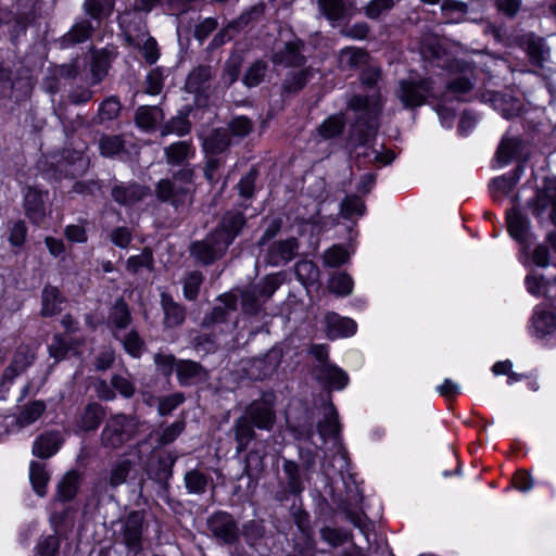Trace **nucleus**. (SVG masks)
I'll list each match as a JSON object with an SVG mask.
<instances>
[{"mask_svg":"<svg viewBox=\"0 0 556 556\" xmlns=\"http://www.w3.org/2000/svg\"><path fill=\"white\" fill-rule=\"evenodd\" d=\"M176 375L181 386L198 384L208 379L207 369L190 359H179L176 363Z\"/></svg>","mask_w":556,"mask_h":556,"instance_id":"5701e85b","label":"nucleus"},{"mask_svg":"<svg viewBox=\"0 0 556 556\" xmlns=\"http://www.w3.org/2000/svg\"><path fill=\"white\" fill-rule=\"evenodd\" d=\"M369 54L365 49L346 47L338 53V66L341 71L358 70L369 62Z\"/></svg>","mask_w":556,"mask_h":556,"instance_id":"7c9ffc66","label":"nucleus"},{"mask_svg":"<svg viewBox=\"0 0 556 556\" xmlns=\"http://www.w3.org/2000/svg\"><path fill=\"white\" fill-rule=\"evenodd\" d=\"M325 324L329 339L353 336L357 328L353 319L339 316L337 313H328L325 317Z\"/></svg>","mask_w":556,"mask_h":556,"instance_id":"cd10ccee","label":"nucleus"},{"mask_svg":"<svg viewBox=\"0 0 556 556\" xmlns=\"http://www.w3.org/2000/svg\"><path fill=\"white\" fill-rule=\"evenodd\" d=\"M295 275L304 286H313L319 279V269L312 261H300L295 265Z\"/></svg>","mask_w":556,"mask_h":556,"instance_id":"bf43d9fd","label":"nucleus"},{"mask_svg":"<svg viewBox=\"0 0 556 556\" xmlns=\"http://www.w3.org/2000/svg\"><path fill=\"white\" fill-rule=\"evenodd\" d=\"M155 197L170 204L176 211L185 210L193 202V192L189 186L178 185L170 178L161 179L154 188Z\"/></svg>","mask_w":556,"mask_h":556,"instance_id":"423d86ee","label":"nucleus"},{"mask_svg":"<svg viewBox=\"0 0 556 556\" xmlns=\"http://www.w3.org/2000/svg\"><path fill=\"white\" fill-rule=\"evenodd\" d=\"M316 379L328 389L342 390L349 382L348 374L332 364H323L316 366Z\"/></svg>","mask_w":556,"mask_h":556,"instance_id":"a878e982","label":"nucleus"},{"mask_svg":"<svg viewBox=\"0 0 556 556\" xmlns=\"http://www.w3.org/2000/svg\"><path fill=\"white\" fill-rule=\"evenodd\" d=\"M217 301L222 305L214 306L211 312L203 316L201 321L202 328L214 329L215 326L226 323L229 314L237 309L238 298L232 292L219 295Z\"/></svg>","mask_w":556,"mask_h":556,"instance_id":"2eb2a0df","label":"nucleus"},{"mask_svg":"<svg viewBox=\"0 0 556 556\" xmlns=\"http://www.w3.org/2000/svg\"><path fill=\"white\" fill-rule=\"evenodd\" d=\"M522 141L518 138H503L497 149V160L502 164H507L521 155Z\"/></svg>","mask_w":556,"mask_h":556,"instance_id":"de8ad7c7","label":"nucleus"},{"mask_svg":"<svg viewBox=\"0 0 556 556\" xmlns=\"http://www.w3.org/2000/svg\"><path fill=\"white\" fill-rule=\"evenodd\" d=\"M319 535L324 542L333 548H337L353 539V533L351 531L341 528H331L328 526H325L319 530Z\"/></svg>","mask_w":556,"mask_h":556,"instance_id":"8fccbe9b","label":"nucleus"},{"mask_svg":"<svg viewBox=\"0 0 556 556\" xmlns=\"http://www.w3.org/2000/svg\"><path fill=\"white\" fill-rule=\"evenodd\" d=\"M268 70V65L263 60H257L253 62L248 70L245 71L242 81L243 84L249 87L253 88L258 86L261 83L264 81V78L266 76Z\"/></svg>","mask_w":556,"mask_h":556,"instance_id":"13d9d810","label":"nucleus"},{"mask_svg":"<svg viewBox=\"0 0 556 556\" xmlns=\"http://www.w3.org/2000/svg\"><path fill=\"white\" fill-rule=\"evenodd\" d=\"M161 305L164 312V325L167 328L180 326L186 319V308L184 305L174 301L172 295L163 292L161 294Z\"/></svg>","mask_w":556,"mask_h":556,"instance_id":"f704fd0d","label":"nucleus"},{"mask_svg":"<svg viewBox=\"0 0 556 556\" xmlns=\"http://www.w3.org/2000/svg\"><path fill=\"white\" fill-rule=\"evenodd\" d=\"M132 462L130 459H121L113 464L110 469L109 477L96 483L94 489L98 493L108 492V489H116L127 481V477L131 470Z\"/></svg>","mask_w":556,"mask_h":556,"instance_id":"393cba45","label":"nucleus"},{"mask_svg":"<svg viewBox=\"0 0 556 556\" xmlns=\"http://www.w3.org/2000/svg\"><path fill=\"white\" fill-rule=\"evenodd\" d=\"M313 76L314 70L312 67H304L300 71L288 73L281 86L282 96L298 93L307 85Z\"/></svg>","mask_w":556,"mask_h":556,"instance_id":"c9c22d12","label":"nucleus"},{"mask_svg":"<svg viewBox=\"0 0 556 556\" xmlns=\"http://www.w3.org/2000/svg\"><path fill=\"white\" fill-rule=\"evenodd\" d=\"M184 481L189 494L203 495L212 478L200 469H191L185 473Z\"/></svg>","mask_w":556,"mask_h":556,"instance_id":"37998d69","label":"nucleus"},{"mask_svg":"<svg viewBox=\"0 0 556 556\" xmlns=\"http://www.w3.org/2000/svg\"><path fill=\"white\" fill-rule=\"evenodd\" d=\"M215 76V68L207 64H200L191 70L185 83L187 92L197 96L206 94L211 87V81Z\"/></svg>","mask_w":556,"mask_h":556,"instance_id":"a211bd4d","label":"nucleus"},{"mask_svg":"<svg viewBox=\"0 0 556 556\" xmlns=\"http://www.w3.org/2000/svg\"><path fill=\"white\" fill-rule=\"evenodd\" d=\"M100 154L104 157H113L125 148V141L119 135L102 134L98 141Z\"/></svg>","mask_w":556,"mask_h":556,"instance_id":"09e8293b","label":"nucleus"},{"mask_svg":"<svg viewBox=\"0 0 556 556\" xmlns=\"http://www.w3.org/2000/svg\"><path fill=\"white\" fill-rule=\"evenodd\" d=\"M115 339L122 343L124 350L132 357H140L142 354L144 341L137 330L131 329L127 333L121 332V338Z\"/></svg>","mask_w":556,"mask_h":556,"instance_id":"4d7b16f0","label":"nucleus"},{"mask_svg":"<svg viewBox=\"0 0 556 556\" xmlns=\"http://www.w3.org/2000/svg\"><path fill=\"white\" fill-rule=\"evenodd\" d=\"M83 8L86 15L100 23L104 16L112 12L114 7H110L108 0H85Z\"/></svg>","mask_w":556,"mask_h":556,"instance_id":"e2e57ef3","label":"nucleus"},{"mask_svg":"<svg viewBox=\"0 0 556 556\" xmlns=\"http://www.w3.org/2000/svg\"><path fill=\"white\" fill-rule=\"evenodd\" d=\"M532 326L538 337H545L556 328V317L547 311L536 312L532 318Z\"/></svg>","mask_w":556,"mask_h":556,"instance_id":"6e6d98bb","label":"nucleus"},{"mask_svg":"<svg viewBox=\"0 0 556 556\" xmlns=\"http://www.w3.org/2000/svg\"><path fill=\"white\" fill-rule=\"evenodd\" d=\"M45 410L46 404L43 401H34L22 408L17 416V424L21 427L31 425L40 418Z\"/></svg>","mask_w":556,"mask_h":556,"instance_id":"052dcab7","label":"nucleus"},{"mask_svg":"<svg viewBox=\"0 0 556 556\" xmlns=\"http://www.w3.org/2000/svg\"><path fill=\"white\" fill-rule=\"evenodd\" d=\"M348 108L355 113L348 143L353 149L365 147L375 138L379 127L378 119L382 111L380 94H355L350 98Z\"/></svg>","mask_w":556,"mask_h":556,"instance_id":"f257e3e1","label":"nucleus"},{"mask_svg":"<svg viewBox=\"0 0 556 556\" xmlns=\"http://www.w3.org/2000/svg\"><path fill=\"white\" fill-rule=\"evenodd\" d=\"M144 426V421L136 414H112L100 433L101 447L115 451L137 438Z\"/></svg>","mask_w":556,"mask_h":556,"instance_id":"f03ea898","label":"nucleus"},{"mask_svg":"<svg viewBox=\"0 0 556 556\" xmlns=\"http://www.w3.org/2000/svg\"><path fill=\"white\" fill-rule=\"evenodd\" d=\"M206 525L213 538L226 545L235 544L239 540L238 525L227 511H215L207 518Z\"/></svg>","mask_w":556,"mask_h":556,"instance_id":"6e6552de","label":"nucleus"},{"mask_svg":"<svg viewBox=\"0 0 556 556\" xmlns=\"http://www.w3.org/2000/svg\"><path fill=\"white\" fill-rule=\"evenodd\" d=\"M230 146L228 130L225 128L215 129L204 141V150L207 153L218 154L225 152Z\"/></svg>","mask_w":556,"mask_h":556,"instance_id":"49530a36","label":"nucleus"},{"mask_svg":"<svg viewBox=\"0 0 556 556\" xmlns=\"http://www.w3.org/2000/svg\"><path fill=\"white\" fill-rule=\"evenodd\" d=\"M395 96L405 109L419 108L433 96V83L430 78L401 79Z\"/></svg>","mask_w":556,"mask_h":556,"instance_id":"7ed1b4c3","label":"nucleus"},{"mask_svg":"<svg viewBox=\"0 0 556 556\" xmlns=\"http://www.w3.org/2000/svg\"><path fill=\"white\" fill-rule=\"evenodd\" d=\"M228 248L229 245L211 230L203 239L190 243L189 253L195 263L211 266L226 255Z\"/></svg>","mask_w":556,"mask_h":556,"instance_id":"20e7f679","label":"nucleus"},{"mask_svg":"<svg viewBox=\"0 0 556 556\" xmlns=\"http://www.w3.org/2000/svg\"><path fill=\"white\" fill-rule=\"evenodd\" d=\"M507 227L510 236L519 242H525L529 233L530 222L518 210L511 208L507 213Z\"/></svg>","mask_w":556,"mask_h":556,"instance_id":"a19ab883","label":"nucleus"},{"mask_svg":"<svg viewBox=\"0 0 556 556\" xmlns=\"http://www.w3.org/2000/svg\"><path fill=\"white\" fill-rule=\"evenodd\" d=\"M90 20L81 18L74 23L67 33L58 39L61 49H68L89 40L94 31Z\"/></svg>","mask_w":556,"mask_h":556,"instance_id":"b1692460","label":"nucleus"},{"mask_svg":"<svg viewBox=\"0 0 556 556\" xmlns=\"http://www.w3.org/2000/svg\"><path fill=\"white\" fill-rule=\"evenodd\" d=\"M299 249L295 238L275 241L264 251L263 258L267 265L279 266L293 260Z\"/></svg>","mask_w":556,"mask_h":556,"instance_id":"dca6fc26","label":"nucleus"},{"mask_svg":"<svg viewBox=\"0 0 556 556\" xmlns=\"http://www.w3.org/2000/svg\"><path fill=\"white\" fill-rule=\"evenodd\" d=\"M264 11L265 5L263 3L252 5L247 11H244L237 20L230 22L231 27H235L237 31H240L251 23L260 21L264 14Z\"/></svg>","mask_w":556,"mask_h":556,"instance_id":"0e129e2a","label":"nucleus"},{"mask_svg":"<svg viewBox=\"0 0 556 556\" xmlns=\"http://www.w3.org/2000/svg\"><path fill=\"white\" fill-rule=\"evenodd\" d=\"M122 110V103L115 96L104 99L98 110L97 123L103 124L118 117Z\"/></svg>","mask_w":556,"mask_h":556,"instance_id":"864d4df0","label":"nucleus"},{"mask_svg":"<svg viewBox=\"0 0 556 556\" xmlns=\"http://www.w3.org/2000/svg\"><path fill=\"white\" fill-rule=\"evenodd\" d=\"M320 12L329 21H339L345 13V3L343 0H317Z\"/></svg>","mask_w":556,"mask_h":556,"instance_id":"69168bd1","label":"nucleus"},{"mask_svg":"<svg viewBox=\"0 0 556 556\" xmlns=\"http://www.w3.org/2000/svg\"><path fill=\"white\" fill-rule=\"evenodd\" d=\"M242 63L243 58L238 53H232L224 64L217 86L223 89L232 86L240 75Z\"/></svg>","mask_w":556,"mask_h":556,"instance_id":"79ce46f5","label":"nucleus"},{"mask_svg":"<svg viewBox=\"0 0 556 556\" xmlns=\"http://www.w3.org/2000/svg\"><path fill=\"white\" fill-rule=\"evenodd\" d=\"M363 502V495L358 486L353 482L346 484V494L340 496L338 500V507L344 514L346 519L356 528L364 531L365 520L364 515L358 511Z\"/></svg>","mask_w":556,"mask_h":556,"instance_id":"ddd939ff","label":"nucleus"},{"mask_svg":"<svg viewBox=\"0 0 556 556\" xmlns=\"http://www.w3.org/2000/svg\"><path fill=\"white\" fill-rule=\"evenodd\" d=\"M29 478L35 492L39 496H45L47 493V484L49 481V475L46 470L45 464L31 462Z\"/></svg>","mask_w":556,"mask_h":556,"instance_id":"5fc2aeb1","label":"nucleus"},{"mask_svg":"<svg viewBox=\"0 0 556 556\" xmlns=\"http://www.w3.org/2000/svg\"><path fill=\"white\" fill-rule=\"evenodd\" d=\"M204 282V275L200 270L187 271L181 280L184 296L188 301H195Z\"/></svg>","mask_w":556,"mask_h":556,"instance_id":"a18cd8bd","label":"nucleus"},{"mask_svg":"<svg viewBox=\"0 0 556 556\" xmlns=\"http://www.w3.org/2000/svg\"><path fill=\"white\" fill-rule=\"evenodd\" d=\"M254 426L243 416L238 417L231 428L233 440L236 441V453H243L249 444L256 438Z\"/></svg>","mask_w":556,"mask_h":556,"instance_id":"473e14b6","label":"nucleus"},{"mask_svg":"<svg viewBox=\"0 0 556 556\" xmlns=\"http://www.w3.org/2000/svg\"><path fill=\"white\" fill-rule=\"evenodd\" d=\"M281 352L279 350H270L263 357L256 358L252 363L251 376L254 379L264 380L270 377L281 363Z\"/></svg>","mask_w":556,"mask_h":556,"instance_id":"bb28decb","label":"nucleus"},{"mask_svg":"<svg viewBox=\"0 0 556 556\" xmlns=\"http://www.w3.org/2000/svg\"><path fill=\"white\" fill-rule=\"evenodd\" d=\"M132 321L130 308L123 298H118L110 308L108 327L114 338H121Z\"/></svg>","mask_w":556,"mask_h":556,"instance_id":"4be33fe9","label":"nucleus"},{"mask_svg":"<svg viewBox=\"0 0 556 556\" xmlns=\"http://www.w3.org/2000/svg\"><path fill=\"white\" fill-rule=\"evenodd\" d=\"M341 215L344 218H352L354 216H362L366 210L363 200L357 195H348L340 205Z\"/></svg>","mask_w":556,"mask_h":556,"instance_id":"774afa93","label":"nucleus"},{"mask_svg":"<svg viewBox=\"0 0 556 556\" xmlns=\"http://www.w3.org/2000/svg\"><path fill=\"white\" fill-rule=\"evenodd\" d=\"M153 253L150 248H144L138 255H132L127 260L126 269L131 274H138L142 268L153 269Z\"/></svg>","mask_w":556,"mask_h":556,"instance_id":"680f3d73","label":"nucleus"},{"mask_svg":"<svg viewBox=\"0 0 556 556\" xmlns=\"http://www.w3.org/2000/svg\"><path fill=\"white\" fill-rule=\"evenodd\" d=\"M255 428L270 431L276 421L274 409V394H264L261 399L251 402L242 414Z\"/></svg>","mask_w":556,"mask_h":556,"instance_id":"0eeeda50","label":"nucleus"},{"mask_svg":"<svg viewBox=\"0 0 556 556\" xmlns=\"http://www.w3.org/2000/svg\"><path fill=\"white\" fill-rule=\"evenodd\" d=\"M111 195L119 205L131 206L150 195V188L138 182H121L112 188Z\"/></svg>","mask_w":556,"mask_h":556,"instance_id":"f3484780","label":"nucleus"},{"mask_svg":"<svg viewBox=\"0 0 556 556\" xmlns=\"http://www.w3.org/2000/svg\"><path fill=\"white\" fill-rule=\"evenodd\" d=\"M80 486V475L76 470L67 471L56 485L53 497L55 503H66L75 498Z\"/></svg>","mask_w":556,"mask_h":556,"instance_id":"2f4dec72","label":"nucleus"},{"mask_svg":"<svg viewBox=\"0 0 556 556\" xmlns=\"http://www.w3.org/2000/svg\"><path fill=\"white\" fill-rule=\"evenodd\" d=\"M323 418L317 421V432L321 438L323 444L327 440H339L341 427L339 416L334 405L327 402L321 406Z\"/></svg>","mask_w":556,"mask_h":556,"instance_id":"6ab92c4d","label":"nucleus"},{"mask_svg":"<svg viewBox=\"0 0 556 556\" xmlns=\"http://www.w3.org/2000/svg\"><path fill=\"white\" fill-rule=\"evenodd\" d=\"M115 56L116 51L113 47H105L100 50L91 51V86L100 84L106 77L109 70L111 67V63L115 59Z\"/></svg>","mask_w":556,"mask_h":556,"instance_id":"aec40b11","label":"nucleus"},{"mask_svg":"<svg viewBox=\"0 0 556 556\" xmlns=\"http://www.w3.org/2000/svg\"><path fill=\"white\" fill-rule=\"evenodd\" d=\"M282 469L286 475V481L282 483L289 488V492L293 496H300L304 491V480H306L300 465L294 460L283 459Z\"/></svg>","mask_w":556,"mask_h":556,"instance_id":"e433bc0d","label":"nucleus"},{"mask_svg":"<svg viewBox=\"0 0 556 556\" xmlns=\"http://www.w3.org/2000/svg\"><path fill=\"white\" fill-rule=\"evenodd\" d=\"M177 457L168 454L165 457H159L155 464L147 468V475L150 479L160 483L165 490L168 489V481L173 476V467Z\"/></svg>","mask_w":556,"mask_h":556,"instance_id":"72a5a7b5","label":"nucleus"},{"mask_svg":"<svg viewBox=\"0 0 556 556\" xmlns=\"http://www.w3.org/2000/svg\"><path fill=\"white\" fill-rule=\"evenodd\" d=\"M532 213L541 218L551 207L549 219L556 226V178H548L544 186L538 191L535 198L530 203Z\"/></svg>","mask_w":556,"mask_h":556,"instance_id":"4468645a","label":"nucleus"},{"mask_svg":"<svg viewBox=\"0 0 556 556\" xmlns=\"http://www.w3.org/2000/svg\"><path fill=\"white\" fill-rule=\"evenodd\" d=\"M24 210L25 215L33 224L40 226L45 223L47 208L43 193L39 189L27 187L24 194Z\"/></svg>","mask_w":556,"mask_h":556,"instance_id":"412c9836","label":"nucleus"},{"mask_svg":"<svg viewBox=\"0 0 556 556\" xmlns=\"http://www.w3.org/2000/svg\"><path fill=\"white\" fill-rule=\"evenodd\" d=\"M304 52V41L298 37H293L274 49L271 62L275 65H282L285 67H302L306 63Z\"/></svg>","mask_w":556,"mask_h":556,"instance_id":"1a4fd4ad","label":"nucleus"},{"mask_svg":"<svg viewBox=\"0 0 556 556\" xmlns=\"http://www.w3.org/2000/svg\"><path fill=\"white\" fill-rule=\"evenodd\" d=\"M191 124L186 114L179 113L178 115L172 117L168 122H166L160 128V135L162 137H166L168 135L175 134L177 136H185L190 132Z\"/></svg>","mask_w":556,"mask_h":556,"instance_id":"603ef678","label":"nucleus"},{"mask_svg":"<svg viewBox=\"0 0 556 556\" xmlns=\"http://www.w3.org/2000/svg\"><path fill=\"white\" fill-rule=\"evenodd\" d=\"M525 50L534 65L542 66L549 56V48L546 46L543 38L528 35L523 42Z\"/></svg>","mask_w":556,"mask_h":556,"instance_id":"58836bf2","label":"nucleus"},{"mask_svg":"<svg viewBox=\"0 0 556 556\" xmlns=\"http://www.w3.org/2000/svg\"><path fill=\"white\" fill-rule=\"evenodd\" d=\"M35 361V354L27 345H20L10 365L4 369L0 379V393L9 392L14 379L23 374Z\"/></svg>","mask_w":556,"mask_h":556,"instance_id":"9d476101","label":"nucleus"},{"mask_svg":"<svg viewBox=\"0 0 556 556\" xmlns=\"http://www.w3.org/2000/svg\"><path fill=\"white\" fill-rule=\"evenodd\" d=\"M146 514L143 510H132L125 518L121 519L119 535L122 543L129 553L135 556L142 554L143 525Z\"/></svg>","mask_w":556,"mask_h":556,"instance_id":"39448f33","label":"nucleus"},{"mask_svg":"<svg viewBox=\"0 0 556 556\" xmlns=\"http://www.w3.org/2000/svg\"><path fill=\"white\" fill-rule=\"evenodd\" d=\"M345 127V118L343 114H333L326 118L318 127V134L324 139H332L342 134Z\"/></svg>","mask_w":556,"mask_h":556,"instance_id":"3c124183","label":"nucleus"},{"mask_svg":"<svg viewBox=\"0 0 556 556\" xmlns=\"http://www.w3.org/2000/svg\"><path fill=\"white\" fill-rule=\"evenodd\" d=\"M65 299L61 294L60 290L53 286H46L41 294V315L42 316H54L62 312V304Z\"/></svg>","mask_w":556,"mask_h":556,"instance_id":"ea45409f","label":"nucleus"},{"mask_svg":"<svg viewBox=\"0 0 556 556\" xmlns=\"http://www.w3.org/2000/svg\"><path fill=\"white\" fill-rule=\"evenodd\" d=\"M163 119L164 112L156 105L139 106L135 114L137 126L147 131L155 129L156 125Z\"/></svg>","mask_w":556,"mask_h":556,"instance_id":"4c0bfd02","label":"nucleus"},{"mask_svg":"<svg viewBox=\"0 0 556 556\" xmlns=\"http://www.w3.org/2000/svg\"><path fill=\"white\" fill-rule=\"evenodd\" d=\"M61 439L58 433L41 434L33 445V454L40 458H48L59 450Z\"/></svg>","mask_w":556,"mask_h":556,"instance_id":"c03bdc74","label":"nucleus"},{"mask_svg":"<svg viewBox=\"0 0 556 556\" xmlns=\"http://www.w3.org/2000/svg\"><path fill=\"white\" fill-rule=\"evenodd\" d=\"M106 416V409L97 402L88 403L77 419V427L84 432L94 431Z\"/></svg>","mask_w":556,"mask_h":556,"instance_id":"c85d7f7f","label":"nucleus"},{"mask_svg":"<svg viewBox=\"0 0 556 556\" xmlns=\"http://www.w3.org/2000/svg\"><path fill=\"white\" fill-rule=\"evenodd\" d=\"M245 224L247 218L244 214L238 208H232L222 215L213 231L230 247L241 233Z\"/></svg>","mask_w":556,"mask_h":556,"instance_id":"f8f14e48","label":"nucleus"},{"mask_svg":"<svg viewBox=\"0 0 556 556\" xmlns=\"http://www.w3.org/2000/svg\"><path fill=\"white\" fill-rule=\"evenodd\" d=\"M185 420H177L172 425L165 427L161 432H157V446L163 447L173 443L185 430Z\"/></svg>","mask_w":556,"mask_h":556,"instance_id":"338daca9","label":"nucleus"},{"mask_svg":"<svg viewBox=\"0 0 556 556\" xmlns=\"http://www.w3.org/2000/svg\"><path fill=\"white\" fill-rule=\"evenodd\" d=\"M195 154L191 141H177L164 148V156L169 166H184Z\"/></svg>","mask_w":556,"mask_h":556,"instance_id":"c756f323","label":"nucleus"},{"mask_svg":"<svg viewBox=\"0 0 556 556\" xmlns=\"http://www.w3.org/2000/svg\"><path fill=\"white\" fill-rule=\"evenodd\" d=\"M118 24L122 29L124 41L128 47L139 45L149 36L146 22L140 13L136 11H124L118 17Z\"/></svg>","mask_w":556,"mask_h":556,"instance_id":"9b49d317","label":"nucleus"}]
</instances>
